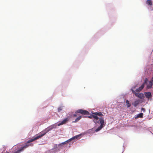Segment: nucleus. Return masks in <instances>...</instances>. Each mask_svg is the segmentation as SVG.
Segmentation results:
<instances>
[{
	"instance_id": "f257e3e1",
	"label": "nucleus",
	"mask_w": 153,
	"mask_h": 153,
	"mask_svg": "<svg viewBox=\"0 0 153 153\" xmlns=\"http://www.w3.org/2000/svg\"><path fill=\"white\" fill-rule=\"evenodd\" d=\"M46 133V132H44V131L41 132V133H40L39 135L36 137L34 138H32L31 139H30V140H28L27 142L26 143H25V145L21 148H22L23 150L27 148L29 146H33V144L30 143L42 137Z\"/></svg>"
},
{
	"instance_id": "f03ea898",
	"label": "nucleus",
	"mask_w": 153,
	"mask_h": 153,
	"mask_svg": "<svg viewBox=\"0 0 153 153\" xmlns=\"http://www.w3.org/2000/svg\"><path fill=\"white\" fill-rule=\"evenodd\" d=\"M100 122L101 124L95 130L96 132H97L100 130L103 127L104 125V120L102 117L100 118Z\"/></svg>"
},
{
	"instance_id": "7ed1b4c3",
	"label": "nucleus",
	"mask_w": 153,
	"mask_h": 153,
	"mask_svg": "<svg viewBox=\"0 0 153 153\" xmlns=\"http://www.w3.org/2000/svg\"><path fill=\"white\" fill-rule=\"evenodd\" d=\"M80 113L83 115H88L89 114V112L83 109H78L76 111L75 113Z\"/></svg>"
},
{
	"instance_id": "20e7f679",
	"label": "nucleus",
	"mask_w": 153,
	"mask_h": 153,
	"mask_svg": "<svg viewBox=\"0 0 153 153\" xmlns=\"http://www.w3.org/2000/svg\"><path fill=\"white\" fill-rule=\"evenodd\" d=\"M132 92L135 94L136 96L140 99H143L144 97V94L142 93L138 94L135 92L133 90H131Z\"/></svg>"
},
{
	"instance_id": "39448f33",
	"label": "nucleus",
	"mask_w": 153,
	"mask_h": 153,
	"mask_svg": "<svg viewBox=\"0 0 153 153\" xmlns=\"http://www.w3.org/2000/svg\"><path fill=\"white\" fill-rule=\"evenodd\" d=\"M69 119V118L68 117L64 119V120H63L61 123H59L58 124V126H60V125L65 124L68 122Z\"/></svg>"
},
{
	"instance_id": "423d86ee",
	"label": "nucleus",
	"mask_w": 153,
	"mask_h": 153,
	"mask_svg": "<svg viewBox=\"0 0 153 153\" xmlns=\"http://www.w3.org/2000/svg\"><path fill=\"white\" fill-rule=\"evenodd\" d=\"M144 87V84L143 83L140 87L138 88L136 90V91L137 92H140Z\"/></svg>"
},
{
	"instance_id": "0eeeda50",
	"label": "nucleus",
	"mask_w": 153,
	"mask_h": 153,
	"mask_svg": "<svg viewBox=\"0 0 153 153\" xmlns=\"http://www.w3.org/2000/svg\"><path fill=\"white\" fill-rule=\"evenodd\" d=\"M145 94L146 97L147 98L149 99L152 97V95L151 93L150 92H145Z\"/></svg>"
},
{
	"instance_id": "6e6552de",
	"label": "nucleus",
	"mask_w": 153,
	"mask_h": 153,
	"mask_svg": "<svg viewBox=\"0 0 153 153\" xmlns=\"http://www.w3.org/2000/svg\"><path fill=\"white\" fill-rule=\"evenodd\" d=\"M153 85V82L152 80H151L150 81H149V84L147 85V87L148 89L150 88H152Z\"/></svg>"
},
{
	"instance_id": "1a4fd4ad",
	"label": "nucleus",
	"mask_w": 153,
	"mask_h": 153,
	"mask_svg": "<svg viewBox=\"0 0 153 153\" xmlns=\"http://www.w3.org/2000/svg\"><path fill=\"white\" fill-rule=\"evenodd\" d=\"M146 4L150 6L153 5L152 2L151 0H148L146 1Z\"/></svg>"
},
{
	"instance_id": "9d476101",
	"label": "nucleus",
	"mask_w": 153,
	"mask_h": 153,
	"mask_svg": "<svg viewBox=\"0 0 153 153\" xmlns=\"http://www.w3.org/2000/svg\"><path fill=\"white\" fill-rule=\"evenodd\" d=\"M143 114L140 113L138 114L137 116L135 117V119H137L139 118H142L143 117Z\"/></svg>"
},
{
	"instance_id": "9b49d317",
	"label": "nucleus",
	"mask_w": 153,
	"mask_h": 153,
	"mask_svg": "<svg viewBox=\"0 0 153 153\" xmlns=\"http://www.w3.org/2000/svg\"><path fill=\"white\" fill-rule=\"evenodd\" d=\"M140 102V101L139 100H137L135 101L133 103V105L134 107H136L139 104Z\"/></svg>"
},
{
	"instance_id": "f8f14e48",
	"label": "nucleus",
	"mask_w": 153,
	"mask_h": 153,
	"mask_svg": "<svg viewBox=\"0 0 153 153\" xmlns=\"http://www.w3.org/2000/svg\"><path fill=\"white\" fill-rule=\"evenodd\" d=\"M80 135L79 134V135H78L72 137V138H71V139H69V140H70V141H71V140H72L76 139L78 137H79L80 136Z\"/></svg>"
},
{
	"instance_id": "ddd939ff",
	"label": "nucleus",
	"mask_w": 153,
	"mask_h": 153,
	"mask_svg": "<svg viewBox=\"0 0 153 153\" xmlns=\"http://www.w3.org/2000/svg\"><path fill=\"white\" fill-rule=\"evenodd\" d=\"M80 135L79 134V135H78L72 137V138H71V139H69V140H70V141H71V140H72L76 139L78 137H79L80 136Z\"/></svg>"
},
{
	"instance_id": "4468645a",
	"label": "nucleus",
	"mask_w": 153,
	"mask_h": 153,
	"mask_svg": "<svg viewBox=\"0 0 153 153\" xmlns=\"http://www.w3.org/2000/svg\"><path fill=\"white\" fill-rule=\"evenodd\" d=\"M94 114L95 115H98L100 116H103V114L101 112H95L94 113Z\"/></svg>"
},
{
	"instance_id": "2eb2a0df",
	"label": "nucleus",
	"mask_w": 153,
	"mask_h": 153,
	"mask_svg": "<svg viewBox=\"0 0 153 153\" xmlns=\"http://www.w3.org/2000/svg\"><path fill=\"white\" fill-rule=\"evenodd\" d=\"M82 117L81 116H79L77 118H76L75 121H73V123H76L78 121H79L81 118Z\"/></svg>"
},
{
	"instance_id": "dca6fc26",
	"label": "nucleus",
	"mask_w": 153,
	"mask_h": 153,
	"mask_svg": "<svg viewBox=\"0 0 153 153\" xmlns=\"http://www.w3.org/2000/svg\"><path fill=\"white\" fill-rule=\"evenodd\" d=\"M126 105L128 108H129L131 106V104L129 103V101L128 100H127L126 101Z\"/></svg>"
},
{
	"instance_id": "f3484780",
	"label": "nucleus",
	"mask_w": 153,
	"mask_h": 153,
	"mask_svg": "<svg viewBox=\"0 0 153 153\" xmlns=\"http://www.w3.org/2000/svg\"><path fill=\"white\" fill-rule=\"evenodd\" d=\"M23 151L21 148L19 150H18L17 151H16L14 152V153H20L21 152V151Z\"/></svg>"
},
{
	"instance_id": "a211bd4d",
	"label": "nucleus",
	"mask_w": 153,
	"mask_h": 153,
	"mask_svg": "<svg viewBox=\"0 0 153 153\" xmlns=\"http://www.w3.org/2000/svg\"><path fill=\"white\" fill-rule=\"evenodd\" d=\"M93 118H94V119L98 120L99 117H97V115H92Z\"/></svg>"
},
{
	"instance_id": "6ab92c4d",
	"label": "nucleus",
	"mask_w": 153,
	"mask_h": 153,
	"mask_svg": "<svg viewBox=\"0 0 153 153\" xmlns=\"http://www.w3.org/2000/svg\"><path fill=\"white\" fill-rule=\"evenodd\" d=\"M93 121L95 123H100V120L99 121L98 120L94 119L93 120Z\"/></svg>"
},
{
	"instance_id": "aec40b11",
	"label": "nucleus",
	"mask_w": 153,
	"mask_h": 153,
	"mask_svg": "<svg viewBox=\"0 0 153 153\" xmlns=\"http://www.w3.org/2000/svg\"><path fill=\"white\" fill-rule=\"evenodd\" d=\"M62 109V106H60L58 108V112L61 111Z\"/></svg>"
},
{
	"instance_id": "412c9836",
	"label": "nucleus",
	"mask_w": 153,
	"mask_h": 153,
	"mask_svg": "<svg viewBox=\"0 0 153 153\" xmlns=\"http://www.w3.org/2000/svg\"><path fill=\"white\" fill-rule=\"evenodd\" d=\"M70 141V140H69H69H67V141H65V142H63V143H62V145H63V144H66V143H68V142H69Z\"/></svg>"
},
{
	"instance_id": "4be33fe9",
	"label": "nucleus",
	"mask_w": 153,
	"mask_h": 153,
	"mask_svg": "<svg viewBox=\"0 0 153 153\" xmlns=\"http://www.w3.org/2000/svg\"><path fill=\"white\" fill-rule=\"evenodd\" d=\"M148 79L147 78H146L145 79V80H144V84H145V83H147V82L148 81Z\"/></svg>"
},
{
	"instance_id": "5701e85b",
	"label": "nucleus",
	"mask_w": 153,
	"mask_h": 153,
	"mask_svg": "<svg viewBox=\"0 0 153 153\" xmlns=\"http://www.w3.org/2000/svg\"><path fill=\"white\" fill-rule=\"evenodd\" d=\"M141 110H142V111H143V112H144L145 111V109L143 108H141Z\"/></svg>"
},
{
	"instance_id": "b1692460",
	"label": "nucleus",
	"mask_w": 153,
	"mask_h": 153,
	"mask_svg": "<svg viewBox=\"0 0 153 153\" xmlns=\"http://www.w3.org/2000/svg\"><path fill=\"white\" fill-rule=\"evenodd\" d=\"M88 117L90 118H93L92 115H91L90 116H88Z\"/></svg>"
},
{
	"instance_id": "393cba45",
	"label": "nucleus",
	"mask_w": 153,
	"mask_h": 153,
	"mask_svg": "<svg viewBox=\"0 0 153 153\" xmlns=\"http://www.w3.org/2000/svg\"><path fill=\"white\" fill-rule=\"evenodd\" d=\"M72 115L73 117H76L77 116L76 114H73Z\"/></svg>"
},
{
	"instance_id": "a878e982",
	"label": "nucleus",
	"mask_w": 153,
	"mask_h": 153,
	"mask_svg": "<svg viewBox=\"0 0 153 153\" xmlns=\"http://www.w3.org/2000/svg\"><path fill=\"white\" fill-rule=\"evenodd\" d=\"M151 80H152V81H153V76L151 79Z\"/></svg>"
},
{
	"instance_id": "bb28decb",
	"label": "nucleus",
	"mask_w": 153,
	"mask_h": 153,
	"mask_svg": "<svg viewBox=\"0 0 153 153\" xmlns=\"http://www.w3.org/2000/svg\"><path fill=\"white\" fill-rule=\"evenodd\" d=\"M6 153H9L8 152H6Z\"/></svg>"
}]
</instances>
